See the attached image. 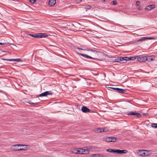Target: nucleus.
Returning a JSON list of instances; mask_svg holds the SVG:
<instances>
[{"instance_id": "obj_1", "label": "nucleus", "mask_w": 157, "mask_h": 157, "mask_svg": "<svg viewBox=\"0 0 157 157\" xmlns=\"http://www.w3.org/2000/svg\"><path fill=\"white\" fill-rule=\"evenodd\" d=\"M29 36L35 38H41L46 37L48 36L47 34L46 33H34L33 34H29Z\"/></svg>"}, {"instance_id": "obj_2", "label": "nucleus", "mask_w": 157, "mask_h": 157, "mask_svg": "<svg viewBox=\"0 0 157 157\" xmlns=\"http://www.w3.org/2000/svg\"><path fill=\"white\" fill-rule=\"evenodd\" d=\"M147 150H141L139 151L138 154L139 155L142 156H148L149 155V152Z\"/></svg>"}, {"instance_id": "obj_3", "label": "nucleus", "mask_w": 157, "mask_h": 157, "mask_svg": "<svg viewBox=\"0 0 157 157\" xmlns=\"http://www.w3.org/2000/svg\"><path fill=\"white\" fill-rule=\"evenodd\" d=\"M136 59L138 61L140 62H144L146 61V56H136Z\"/></svg>"}, {"instance_id": "obj_4", "label": "nucleus", "mask_w": 157, "mask_h": 157, "mask_svg": "<svg viewBox=\"0 0 157 157\" xmlns=\"http://www.w3.org/2000/svg\"><path fill=\"white\" fill-rule=\"evenodd\" d=\"M81 110L84 113L93 112V111L92 110H90L85 106H83L81 108Z\"/></svg>"}, {"instance_id": "obj_5", "label": "nucleus", "mask_w": 157, "mask_h": 157, "mask_svg": "<svg viewBox=\"0 0 157 157\" xmlns=\"http://www.w3.org/2000/svg\"><path fill=\"white\" fill-rule=\"evenodd\" d=\"M17 146H16V145H13L11 146V149L12 151H22L25 149H23L22 148H19L17 147Z\"/></svg>"}, {"instance_id": "obj_6", "label": "nucleus", "mask_w": 157, "mask_h": 157, "mask_svg": "<svg viewBox=\"0 0 157 157\" xmlns=\"http://www.w3.org/2000/svg\"><path fill=\"white\" fill-rule=\"evenodd\" d=\"M105 128H95L94 129L93 131L97 133H101L105 132Z\"/></svg>"}, {"instance_id": "obj_7", "label": "nucleus", "mask_w": 157, "mask_h": 157, "mask_svg": "<svg viewBox=\"0 0 157 157\" xmlns=\"http://www.w3.org/2000/svg\"><path fill=\"white\" fill-rule=\"evenodd\" d=\"M52 94V93L49 92L48 91H46L41 94L39 95V96L40 97L46 96L48 95H51Z\"/></svg>"}, {"instance_id": "obj_8", "label": "nucleus", "mask_w": 157, "mask_h": 157, "mask_svg": "<svg viewBox=\"0 0 157 157\" xmlns=\"http://www.w3.org/2000/svg\"><path fill=\"white\" fill-rule=\"evenodd\" d=\"M128 57H118V59H119L120 61H123L122 63H125L127 60H128Z\"/></svg>"}, {"instance_id": "obj_9", "label": "nucleus", "mask_w": 157, "mask_h": 157, "mask_svg": "<svg viewBox=\"0 0 157 157\" xmlns=\"http://www.w3.org/2000/svg\"><path fill=\"white\" fill-rule=\"evenodd\" d=\"M128 115H136L137 117H139L141 116V114L139 113H137L136 112H130L128 113Z\"/></svg>"}, {"instance_id": "obj_10", "label": "nucleus", "mask_w": 157, "mask_h": 157, "mask_svg": "<svg viewBox=\"0 0 157 157\" xmlns=\"http://www.w3.org/2000/svg\"><path fill=\"white\" fill-rule=\"evenodd\" d=\"M146 61L151 62L154 61L155 58L153 56H146Z\"/></svg>"}, {"instance_id": "obj_11", "label": "nucleus", "mask_w": 157, "mask_h": 157, "mask_svg": "<svg viewBox=\"0 0 157 157\" xmlns=\"http://www.w3.org/2000/svg\"><path fill=\"white\" fill-rule=\"evenodd\" d=\"M155 7V6L154 5H148L146 7L145 9L147 10H150L152 9H154Z\"/></svg>"}, {"instance_id": "obj_12", "label": "nucleus", "mask_w": 157, "mask_h": 157, "mask_svg": "<svg viewBox=\"0 0 157 157\" xmlns=\"http://www.w3.org/2000/svg\"><path fill=\"white\" fill-rule=\"evenodd\" d=\"M5 60H6L7 61H16L17 62H21L22 61V60L21 59H6Z\"/></svg>"}, {"instance_id": "obj_13", "label": "nucleus", "mask_w": 157, "mask_h": 157, "mask_svg": "<svg viewBox=\"0 0 157 157\" xmlns=\"http://www.w3.org/2000/svg\"><path fill=\"white\" fill-rule=\"evenodd\" d=\"M106 151L110 152H113L118 153V149L114 150L111 149H109L106 150Z\"/></svg>"}, {"instance_id": "obj_14", "label": "nucleus", "mask_w": 157, "mask_h": 157, "mask_svg": "<svg viewBox=\"0 0 157 157\" xmlns=\"http://www.w3.org/2000/svg\"><path fill=\"white\" fill-rule=\"evenodd\" d=\"M56 3V0H49V5L52 6Z\"/></svg>"}, {"instance_id": "obj_15", "label": "nucleus", "mask_w": 157, "mask_h": 157, "mask_svg": "<svg viewBox=\"0 0 157 157\" xmlns=\"http://www.w3.org/2000/svg\"><path fill=\"white\" fill-rule=\"evenodd\" d=\"M92 157H104V155L102 154H93L91 155Z\"/></svg>"}, {"instance_id": "obj_16", "label": "nucleus", "mask_w": 157, "mask_h": 157, "mask_svg": "<svg viewBox=\"0 0 157 157\" xmlns=\"http://www.w3.org/2000/svg\"><path fill=\"white\" fill-rule=\"evenodd\" d=\"M127 152L128 151L127 150H118V154H126Z\"/></svg>"}, {"instance_id": "obj_17", "label": "nucleus", "mask_w": 157, "mask_h": 157, "mask_svg": "<svg viewBox=\"0 0 157 157\" xmlns=\"http://www.w3.org/2000/svg\"><path fill=\"white\" fill-rule=\"evenodd\" d=\"M126 90L124 89L118 88V93L124 94L125 93Z\"/></svg>"}, {"instance_id": "obj_18", "label": "nucleus", "mask_w": 157, "mask_h": 157, "mask_svg": "<svg viewBox=\"0 0 157 157\" xmlns=\"http://www.w3.org/2000/svg\"><path fill=\"white\" fill-rule=\"evenodd\" d=\"M82 150V154H88L89 152V149H83Z\"/></svg>"}, {"instance_id": "obj_19", "label": "nucleus", "mask_w": 157, "mask_h": 157, "mask_svg": "<svg viewBox=\"0 0 157 157\" xmlns=\"http://www.w3.org/2000/svg\"><path fill=\"white\" fill-rule=\"evenodd\" d=\"M105 141L107 142H111V137H107L105 138Z\"/></svg>"}, {"instance_id": "obj_20", "label": "nucleus", "mask_w": 157, "mask_h": 157, "mask_svg": "<svg viewBox=\"0 0 157 157\" xmlns=\"http://www.w3.org/2000/svg\"><path fill=\"white\" fill-rule=\"evenodd\" d=\"M109 88L111 89V90H110L112 91H115L116 90H117L116 92L118 91V88L112 87H109Z\"/></svg>"}, {"instance_id": "obj_21", "label": "nucleus", "mask_w": 157, "mask_h": 157, "mask_svg": "<svg viewBox=\"0 0 157 157\" xmlns=\"http://www.w3.org/2000/svg\"><path fill=\"white\" fill-rule=\"evenodd\" d=\"M151 126L152 128H157V124L152 123Z\"/></svg>"}, {"instance_id": "obj_22", "label": "nucleus", "mask_w": 157, "mask_h": 157, "mask_svg": "<svg viewBox=\"0 0 157 157\" xmlns=\"http://www.w3.org/2000/svg\"><path fill=\"white\" fill-rule=\"evenodd\" d=\"M31 101H30L29 102L27 101V102L29 103V104H34V106L36 105L37 104H38V102H36V103H33V102H31Z\"/></svg>"}, {"instance_id": "obj_23", "label": "nucleus", "mask_w": 157, "mask_h": 157, "mask_svg": "<svg viewBox=\"0 0 157 157\" xmlns=\"http://www.w3.org/2000/svg\"><path fill=\"white\" fill-rule=\"evenodd\" d=\"M136 58V57H128V60H133Z\"/></svg>"}, {"instance_id": "obj_24", "label": "nucleus", "mask_w": 157, "mask_h": 157, "mask_svg": "<svg viewBox=\"0 0 157 157\" xmlns=\"http://www.w3.org/2000/svg\"><path fill=\"white\" fill-rule=\"evenodd\" d=\"M91 7V6L89 5H86L85 6V8L86 9H87L88 10H90Z\"/></svg>"}, {"instance_id": "obj_25", "label": "nucleus", "mask_w": 157, "mask_h": 157, "mask_svg": "<svg viewBox=\"0 0 157 157\" xmlns=\"http://www.w3.org/2000/svg\"><path fill=\"white\" fill-rule=\"evenodd\" d=\"M146 37H142L138 40V41H143L146 39Z\"/></svg>"}, {"instance_id": "obj_26", "label": "nucleus", "mask_w": 157, "mask_h": 157, "mask_svg": "<svg viewBox=\"0 0 157 157\" xmlns=\"http://www.w3.org/2000/svg\"><path fill=\"white\" fill-rule=\"evenodd\" d=\"M36 0H29V2L32 4H34L36 2Z\"/></svg>"}, {"instance_id": "obj_27", "label": "nucleus", "mask_w": 157, "mask_h": 157, "mask_svg": "<svg viewBox=\"0 0 157 157\" xmlns=\"http://www.w3.org/2000/svg\"><path fill=\"white\" fill-rule=\"evenodd\" d=\"M116 138H115L114 137H111V140H112V141H111V142H114L116 141Z\"/></svg>"}, {"instance_id": "obj_28", "label": "nucleus", "mask_w": 157, "mask_h": 157, "mask_svg": "<svg viewBox=\"0 0 157 157\" xmlns=\"http://www.w3.org/2000/svg\"><path fill=\"white\" fill-rule=\"evenodd\" d=\"M90 51L91 52H94V53H98V51H96V50H94L93 49H90Z\"/></svg>"}, {"instance_id": "obj_29", "label": "nucleus", "mask_w": 157, "mask_h": 157, "mask_svg": "<svg viewBox=\"0 0 157 157\" xmlns=\"http://www.w3.org/2000/svg\"><path fill=\"white\" fill-rule=\"evenodd\" d=\"M86 148L87 149H91L92 148V147L91 146H89L86 147Z\"/></svg>"}, {"instance_id": "obj_30", "label": "nucleus", "mask_w": 157, "mask_h": 157, "mask_svg": "<svg viewBox=\"0 0 157 157\" xmlns=\"http://www.w3.org/2000/svg\"><path fill=\"white\" fill-rule=\"evenodd\" d=\"M77 54L79 55H81V56H83V57H85V55L86 54H82V53H78Z\"/></svg>"}, {"instance_id": "obj_31", "label": "nucleus", "mask_w": 157, "mask_h": 157, "mask_svg": "<svg viewBox=\"0 0 157 157\" xmlns=\"http://www.w3.org/2000/svg\"><path fill=\"white\" fill-rule=\"evenodd\" d=\"M76 151L77 152L75 153V154H81V151H80L79 149H78Z\"/></svg>"}, {"instance_id": "obj_32", "label": "nucleus", "mask_w": 157, "mask_h": 157, "mask_svg": "<svg viewBox=\"0 0 157 157\" xmlns=\"http://www.w3.org/2000/svg\"><path fill=\"white\" fill-rule=\"evenodd\" d=\"M112 2L113 5H115L117 4V2L116 1H113Z\"/></svg>"}, {"instance_id": "obj_33", "label": "nucleus", "mask_w": 157, "mask_h": 157, "mask_svg": "<svg viewBox=\"0 0 157 157\" xmlns=\"http://www.w3.org/2000/svg\"><path fill=\"white\" fill-rule=\"evenodd\" d=\"M16 146H17L18 147H19V146H26L25 145H22V144H16Z\"/></svg>"}, {"instance_id": "obj_34", "label": "nucleus", "mask_w": 157, "mask_h": 157, "mask_svg": "<svg viewBox=\"0 0 157 157\" xmlns=\"http://www.w3.org/2000/svg\"><path fill=\"white\" fill-rule=\"evenodd\" d=\"M146 39H155V38L153 37H146Z\"/></svg>"}, {"instance_id": "obj_35", "label": "nucleus", "mask_w": 157, "mask_h": 157, "mask_svg": "<svg viewBox=\"0 0 157 157\" xmlns=\"http://www.w3.org/2000/svg\"><path fill=\"white\" fill-rule=\"evenodd\" d=\"M78 149H79L80 151H81V154H82V150H83V149H82V148H78Z\"/></svg>"}, {"instance_id": "obj_36", "label": "nucleus", "mask_w": 157, "mask_h": 157, "mask_svg": "<svg viewBox=\"0 0 157 157\" xmlns=\"http://www.w3.org/2000/svg\"><path fill=\"white\" fill-rule=\"evenodd\" d=\"M140 4V2L139 1H137L136 2V4L137 6H139Z\"/></svg>"}, {"instance_id": "obj_37", "label": "nucleus", "mask_w": 157, "mask_h": 157, "mask_svg": "<svg viewBox=\"0 0 157 157\" xmlns=\"http://www.w3.org/2000/svg\"><path fill=\"white\" fill-rule=\"evenodd\" d=\"M88 59H95V58H93L92 57L90 56H88Z\"/></svg>"}, {"instance_id": "obj_38", "label": "nucleus", "mask_w": 157, "mask_h": 157, "mask_svg": "<svg viewBox=\"0 0 157 157\" xmlns=\"http://www.w3.org/2000/svg\"><path fill=\"white\" fill-rule=\"evenodd\" d=\"M7 44L6 43H2V42H0V45H6Z\"/></svg>"}, {"instance_id": "obj_39", "label": "nucleus", "mask_w": 157, "mask_h": 157, "mask_svg": "<svg viewBox=\"0 0 157 157\" xmlns=\"http://www.w3.org/2000/svg\"><path fill=\"white\" fill-rule=\"evenodd\" d=\"M77 48L78 50H83V48H79L78 47Z\"/></svg>"}, {"instance_id": "obj_40", "label": "nucleus", "mask_w": 157, "mask_h": 157, "mask_svg": "<svg viewBox=\"0 0 157 157\" xmlns=\"http://www.w3.org/2000/svg\"><path fill=\"white\" fill-rule=\"evenodd\" d=\"M83 50H84V51H86V50H87V51H89V50H89V49H88V48H86H86L83 49Z\"/></svg>"}, {"instance_id": "obj_41", "label": "nucleus", "mask_w": 157, "mask_h": 157, "mask_svg": "<svg viewBox=\"0 0 157 157\" xmlns=\"http://www.w3.org/2000/svg\"><path fill=\"white\" fill-rule=\"evenodd\" d=\"M88 56H88V55H87L86 54L85 56V57H86V58H88Z\"/></svg>"}, {"instance_id": "obj_42", "label": "nucleus", "mask_w": 157, "mask_h": 157, "mask_svg": "<svg viewBox=\"0 0 157 157\" xmlns=\"http://www.w3.org/2000/svg\"><path fill=\"white\" fill-rule=\"evenodd\" d=\"M114 61L115 62H118V59H115Z\"/></svg>"}, {"instance_id": "obj_43", "label": "nucleus", "mask_w": 157, "mask_h": 157, "mask_svg": "<svg viewBox=\"0 0 157 157\" xmlns=\"http://www.w3.org/2000/svg\"><path fill=\"white\" fill-rule=\"evenodd\" d=\"M25 147H24V148H22L23 149H25L24 150H25L27 148L26 146H26Z\"/></svg>"}, {"instance_id": "obj_44", "label": "nucleus", "mask_w": 157, "mask_h": 157, "mask_svg": "<svg viewBox=\"0 0 157 157\" xmlns=\"http://www.w3.org/2000/svg\"><path fill=\"white\" fill-rule=\"evenodd\" d=\"M138 9L139 10H141V8L140 7H139L138 8Z\"/></svg>"}, {"instance_id": "obj_45", "label": "nucleus", "mask_w": 157, "mask_h": 157, "mask_svg": "<svg viewBox=\"0 0 157 157\" xmlns=\"http://www.w3.org/2000/svg\"><path fill=\"white\" fill-rule=\"evenodd\" d=\"M106 128V129H105V132H106V131H107V129L106 128Z\"/></svg>"}, {"instance_id": "obj_46", "label": "nucleus", "mask_w": 157, "mask_h": 157, "mask_svg": "<svg viewBox=\"0 0 157 157\" xmlns=\"http://www.w3.org/2000/svg\"><path fill=\"white\" fill-rule=\"evenodd\" d=\"M103 1L104 2H105V0H103Z\"/></svg>"}, {"instance_id": "obj_47", "label": "nucleus", "mask_w": 157, "mask_h": 157, "mask_svg": "<svg viewBox=\"0 0 157 157\" xmlns=\"http://www.w3.org/2000/svg\"><path fill=\"white\" fill-rule=\"evenodd\" d=\"M118 25L120 26V25H119V24H118Z\"/></svg>"}, {"instance_id": "obj_48", "label": "nucleus", "mask_w": 157, "mask_h": 157, "mask_svg": "<svg viewBox=\"0 0 157 157\" xmlns=\"http://www.w3.org/2000/svg\"><path fill=\"white\" fill-rule=\"evenodd\" d=\"M118 25L120 26V25H119V24H118Z\"/></svg>"}, {"instance_id": "obj_49", "label": "nucleus", "mask_w": 157, "mask_h": 157, "mask_svg": "<svg viewBox=\"0 0 157 157\" xmlns=\"http://www.w3.org/2000/svg\"><path fill=\"white\" fill-rule=\"evenodd\" d=\"M80 0V1H82V0Z\"/></svg>"}, {"instance_id": "obj_50", "label": "nucleus", "mask_w": 157, "mask_h": 157, "mask_svg": "<svg viewBox=\"0 0 157 157\" xmlns=\"http://www.w3.org/2000/svg\"><path fill=\"white\" fill-rule=\"evenodd\" d=\"M1 92V91L0 90V92Z\"/></svg>"}]
</instances>
